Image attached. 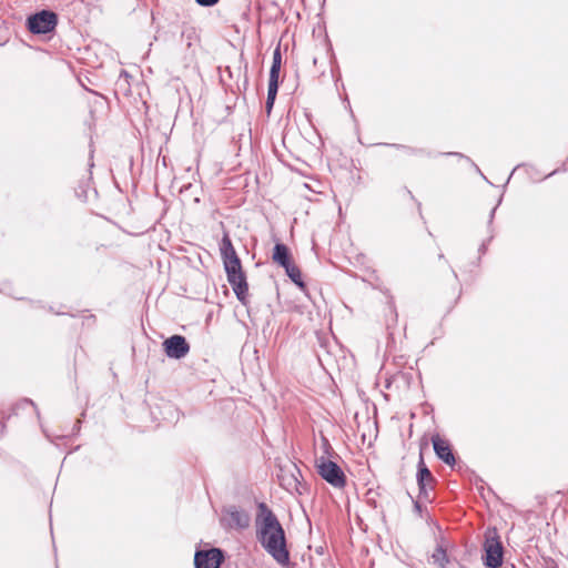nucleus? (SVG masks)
Segmentation results:
<instances>
[{"label": "nucleus", "mask_w": 568, "mask_h": 568, "mask_svg": "<svg viewBox=\"0 0 568 568\" xmlns=\"http://www.w3.org/2000/svg\"><path fill=\"white\" fill-rule=\"evenodd\" d=\"M434 564L438 565L440 568H446L449 564V558L447 555V541L444 536H439L437 538V546L432 555Z\"/></svg>", "instance_id": "nucleus-12"}, {"label": "nucleus", "mask_w": 568, "mask_h": 568, "mask_svg": "<svg viewBox=\"0 0 568 568\" xmlns=\"http://www.w3.org/2000/svg\"><path fill=\"white\" fill-rule=\"evenodd\" d=\"M223 559V551L219 548L197 550L194 556V565L195 568H220Z\"/></svg>", "instance_id": "nucleus-8"}, {"label": "nucleus", "mask_w": 568, "mask_h": 568, "mask_svg": "<svg viewBox=\"0 0 568 568\" xmlns=\"http://www.w3.org/2000/svg\"><path fill=\"white\" fill-rule=\"evenodd\" d=\"M226 514L230 527L245 529L250 526L251 518L246 511L231 507Z\"/></svg>", "instance_id": "nucleus-11"}, {"label": "nucleus", "mask_w": 568, "mask_h": 568, "mask_svg": "<svg viewBox=\"0 0 568 568\" xmlns=\"http://www.w3.org/2000/svg\"><path fill=\"white\" fill-rule=\"evenodd\" d=\"M315 467L317 474L335 488H343L346 485V476L342 468L325 457L316 458Z\"/></svg>", "instance_id": "nucleus-3"}, {"label": "nucleus", "mask_w": 568, "mask_h": 568, "mask_svg": "<svg viewBox=\"0 0 568 568\" xmlns=\"http://www.w3.org/2000/svg\"><path fill=\"white\" fill-rule=\"evenodd\" d=\"M301 477V470L295 464L281 467L277 474L280 485L290 493L302 494L300 489L302 486Z\"/></svg>", "instance_id": "nucleus-6"}, {"label": "nucleus", "mask_w": 568, "mask_h": 568, "mask_svg": "<svg viewBox=\"0 0 568 568\" xmlns=\"http://www.w3.org/2000/svg\"><path fill=\"white\" fill-rule=\"evenodd\" d=\"M4 428H6L4 413L0 412V435H2Z\"/></svg>", "instance_id": "nucleus-21"}, {"label": "nucleus", "mask_w": 568, "mask_h": 568, "mask_svg": "<svg viewBox=\"0 0 568 568\" xmlns=\"http://www.w3.org/2000/svg\"><path fill=\"white\" fill-rule=\"evenodd\" d=\"M274 101L275 99H271V98H267L266 99V109H267V112H270L273 108V104H274Z\"/></svg>", "instance_id": "nucleus-22"}, {"label": "nucleus", "mask_w": 568, "mask_h": 568, "mask_svg": "<svg viewBox=\"0 0 568 568\" xmlns=\"http://www.w3.org/2000/svg\"><path fill=\"white\" fill-rule=\"evenodd\" d=\"M227 281L233 288L237 300L243 304H247L248 285L246 282L245 273L243 272L242 264L237 267L225 268Z\"/></svg>", "instance_id": "nucleus-5"}, {"label": "nucleus", "mask_w": 568, "mask_h": 568, "mask_svg": "<svg viewBox=\"0 0 568 568\" xmlns=\"http://www.w3.org/2000/svg\"><path fill=\"white\" fill-rule=\"evenodd\" d=\"M434 481V476L430 473V470L425 465L424 460L420 459L418 464V471H417V483L419 486V494L427 497V485H430Z\"/></svg>", "instance_id": "nucleus-13"}, {"label": "nucleus", "mask_w": 568, "mask_h": 568, "mask_svg": "<svg viewBox=\"0 0 568 568\" xmlns=\"http://www.w3.org/2000/svg\"><path fill=\"white\" fill-rule=\"evenodd\" d=\"M28 406L32 407L34 413H36V415L39 416V410H38L36 404L31 399H28V398H24V399L18 402L14 405L13 410L17 413L18 409L24 408V407H28Z\"/></svg>", "instance_id": "nucleus-19"}, {"label": "nucleus", "mask_w": 568, "mask_h": 568, "mask_svg": "<svg viewBox=\"0 0 568 568\" xmlns=\"http://www.w3.org/2000/svg\"><path fill=\"white\" fill-rule=\"evenodd\" d=\"M272 260L282 267L288 266L292 263L288 247L283 243H276L273 248Z\"/></svg>", "instance_id": "nucleus-14"}, {"label": "nucleus", "mask_w": 568, "mask_h": 568, "mask_svg": "<svg viewBox=\"0 0 568 568\" xmlns=\"http://www.w3.org/2000/svg\"><path fill=\"white\" fill-rule=\"evenodd\" d=\"M495 211H496V207H494L490 212V222L493 221L494 219V215H495Z\"/></svg>", "instance_id": "nucleus-24"}, {"label": "nucleus", "mask_w": 568, "mask_h": 568, "mask_svg": "<svg viewBox=\"0 0 568 568\" xmlns=\"http://www.w3.org/2000/svg\"><path fill=\"white\" fill-rule=\"evenodd\" d=\"M278 90V78L268 79L267 98L275 99Z\"/></svg>", "instance_id": "nucleus-18"}, {"label": "nucleus", "mask_w": 568, "mask_h": 568, "mask_svg": "<svg viewBox=\"0 0 568 568\" xmlns=\"http://www.w3.org/2000/svg\"><path fill=\"white\" fill-rule=\"evenodd\" d=\"M483 564L487 568H499L504 561V547L496 528L485 532Z\"/></svg>", "instance_id": "nucleus-2"}, {"label": "nucleus", "mask_w": 568, "mask_h": 568, "mask_svg": "<svg viewBox=\"0 0 568 568\" xmlns=\"http://www.w3.org/2000/svg\"><path fill=\"white\" fill-rule=\"evenodd\" d=\"M220 252L224 263V268L226 267H237L241 265V260L236 254V251L232 244V241L227 233H224L222 241L220 243Z\"/></svg>", "instance_id": "nucleus-9"}, {"label": "nucleus", "mask_w": 568, "mask_h": 568, "mask_svg": "<svg viewBox=\"0 0 568 568\" xmlns=\"http://www.w3.org/2000/svg\"><path fill=\"white\" fill-rule=\"evenodd\" d=\"M282 65V54L280 45L273 52V61L270 70L271 78H280V71Z\"/></svg>", "instance_id": "nucleus-16"}, {"label": "nucleus", "mask_w": 568, "mask_h": 568, "mask_svg": "<svg viewBox=\"0 0 568 568\" xmlns=\"http://www.w3.org/2000/svg\"><path fill=\"white\" fill-rule=\"evenodd\" d=\"M162 346L169 358L181 359L190 352V344L182 335H172L162 343Z\"/></svg>", "instance_id": "nucleus-7"}, {"label": "nucleus", "mask_w": 568, "mask_h": 568, "mask_svg": "<svg viewBox=\"0 0 568 568\" xmlns=\"http://www.w3.org/2000/svg\"><path fill=\"white\" fill-rule=\"evenodd\" d=\"M58 23V16L48 10H42L28 18V29L33 34L51 32Z\"/></svg>", "instance_id": "nucleus-4"}, {"label": "nucleus", "mask_w": 568, "mask_h": 568, "mask_svg": "<svg viewBox=\"0 0 568 568\" xmlns=\"http://www.w3.org/2000/svg\"><path fill=\"white\" fill-rule=\"evenodd\" d=\"M285 270L286 275L295 283L298 287L304 288L305 284L302 280V273L297 265L293 262L288 264V266L283 267Z\"/></svg>", "instance_id": "nucleus-15"}, {"label": "nucleus", "mask_w": 568, "mask_h": 568, "mask_svg": "<svg viewBox=\"0 0 568 568\" xmlns=\"http://www.w3.org/2000/svg\"><path fill=\"white\" fill-rule=\"evenodd\" d=\"M255 527L256 538L266 552L277 564L287 566L290 551L286 546L285 531L275 514L264 503L258 505Z\"/></svg>", "instance_id": "nucleus-1"}, {"label": "nucleus", "mask_w": 568, "mask_h": 568, "mask_svg": "<svg viewBox=\"0 0 568 568\" xmlns=\"http://www.w3.org/2000/svg\"><path fill=\"white\" fill-rule=\"evenodd\" d=\"M181 37L186 41L187 47H191L192 42L197 39L196 28L193 26H183Z\"/></svg>", "instance_id": "nucleus-17"}, {"label": "nucleus", "mask_w": 568, "mask_h": 568, "mask_svg": "<svg viewBox=\"0 0 568 568\" xmlns=\"http://www.w3.org/2000/svg\"><path fill=\"white\" fill-rule=\"evenodd\" d=\"M220 0H195V2L201 7H213L215 6Z\"/></svg>", "instance_id": "nucleus-20"}, {"label": "nucleus", "mask_w": 568, "mask_h": 568, "mask_svg": "<svg viewBox=\"0 0 568 568\" xmlns=\"http://www.w3.org/2000/svg\"><path fill=\"white\" fill-rule=\"evenodd\" d=\"M433 446L439 459L449 466L455 464V456L447 440L442 439L439 436H435L433 437Z\"/></svg>", "instance_id": "nucleus-10"}, {"label": "nucleus", "mask_w": 568, "mask_h": 568, "mask_svg": "<svg viewBox=\"0 0 568 568\" xmlns=\"http://www.w3.org/2000/svg\"><path fill=\"white\" fill-rule=\"evenodd\" d=\"M448 155H456V156H459V158H464V155L462 153H458V152H450V153H447Z\"/></svg>", "instance_id": "nucleus-23"}]
</instances>
